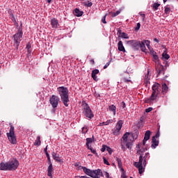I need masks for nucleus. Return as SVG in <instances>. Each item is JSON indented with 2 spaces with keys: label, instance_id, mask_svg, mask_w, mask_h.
Here are the masks:
<instances>
[{
  "label": "nucleus",
  "instance_id": "obj_57",
  "mask_svg": "<svg viewBox=\"0 0 178 178\" xmlns=\"http://www.w3.org/2000/svg\"><path fill=\"white\" fill-rule=\"evenodd\" d=\"M141 17H143V21L145 20V14H140Z\"/></svg>",
  "mask_w": 178,
  "mask_h": 178
},
{
  "label": "nucleus",
  "instance_id": "obj_8",
  "mask_svg": "<svg viewBox=\"0 0 178 178\" xmlns=\"http://www.w3.org/2000/svg\"><path fill=\"white\" fill-rule=\"evenodd\" d=\"M83 113H84L86 118H87V119H92V118H94V113H92V111H91V108H90V106H88L87 103H84L83 104Z\"/></svg>",
  "mask_w": 178,
  "mask_h": 178
},
{
  "label": "nucleus",
  "instance_id": "obj_13",
  "mask_svg": "<svg viewBox=\"0 0 178 178\" xmlns=\"http://www.w3.org/2000/svg\"><path fill=\"white\" fill-rule=\"evenodd\" d=\"M156 70L158 73V76H159V74H165V68L163 67V65L159 63L156 67Z\"/></svg>",
  "mask_w": 178,
  "mask_h": 178
},
{
  "label": "nucleus",
  "instance_id": "obj_30",
  "mask_svg": "<svg viewBox=\"0 0 178 178\" xmlns=\"http://www.w3.org/2000/svg\"><path fill=\"white\" fill-rule=\"evenodd\" d=\"M169 58H170V56H169V54H168V53H166V51H165L162 54V59H166V60H168V59H169Z\"/></svg>",
  "mask_w": 178,
  "mask_h": 178
},
{
  "label": "nucleus",
  "instance_id": "obj_5",
  "mask_svg": "<svg viewBox=\"0 0 178 178\" xmlns=\"http://www.w3.org/2000/svg\"><path fill=\"white\" fill-rule=\"evenodd\" d=\"M129 136H130V132H126L121 139V149L122 151H126V147L128 149L131 148L133 140L129 139Z\"/></svg>",
  "mask_w": 178,
  "mask_h": 178
},
{
  "label": "nucleus",
  "instance_id": "obj_10",
  "mask_svg": "<svg viewBox=\"0 0 178 178\" xmlns=\"http://www.w3.org/2000/svg\"><path fill=\"white\" fill-rule=\"evenodd\" d=\"M49 102L52 108H58V105H59V102H60V99L59 98V97L53 95L49 98Z\"/></svg>",
  "mask_w": 178,
  "mask_h": 178
},
{
  "label": "nucleus",
  "instance_id": "obj_60",
  "mask_svg": "<svg viewBox=\"0 0 178 178\" xmlns=\"http://www.w3.org/2000/svg\"><path fill=\"white\" fill-rule=\"evenodd\" d=\"M48 146H47L45 148H44V153L47 154V153H48V151H47V149H48V147H47Z\"/></svg>",
  "mask_w": 178,
  "mask_h": 178
},
{
  "label": "nucleus",
  "instance_id": "obj_55",
  "mask_svg": "<svg viewBox=\"0 0 178 178\" xmlns=\"http://www.w3.org/2000/svg\"><path fill=\"white\" fill-rule=\"evenodd\" d=\"M104 176H105V177H106V178L111 177L109 176V173H108V172H104Z\"/></svg>",
  "mask_w": 178,
  "mask_h": 178
},
{
  "label": "nucleus",
  "instance_id": "obj_41",
  "mask_svg": "<svg viewBox=\"0 0 178 178\" xmlns=\"http://www.w3.org/2000/svg\"><path fill=\"white\" fill-rule=\"evenodd\" d=\"M164 12H165V13H166V15H168V13H170V8L168 7H165Z\"/></svg>",
  "mask_w": 178,
  "mask_h": 178
},
{
  "label": "nucleus",
  "instance_id": "obj_34",
  "mask_svg": "<svg viewBox=\"0 0 178 178\" xmlns=\"http://www.w3.org/2000/svg\"><path fill=\"white\" fill-rule=\"evenodd\" d=\"M109 123H113V120H107L106 122H102V124H104V126H108Z\"/></svg>",
  "mask_w": 178,
  "mask_h": 178
},
{
  "label": "nucleus",
  "instance_id": "obj_31",
  "mask_svg": "<svg viewBox=\"0 0 178 178\" xmlns=\"http://www.w3.org/2000/svg\"><path fill=\"white\" fill-rule=\"evenodd\" d=\"M120 35L122 38H125L126 40L129 38V35L124 32H120Z\"/></svg>",
  "mask_w": 178,
  "mask_h": 178
},
{
  "label": "nucleus",
  "instance_id": "obj_21",
  "mask_svg": "<svg viewBox=\"0 0 178 178\" xmlns=\"http://www.w3.org/2000/svg\"><path fill=\"white\" fill-rule=\"evenodd\" d=\"M115 161L118 163V168L122 170V172H124V169H123V165H122V159H119L118 157H115Z\"/></svg>",
  "mask_w": 178,
  "mask_h": 178
},
{
  "label": "nucleus",
  "instance_id": "obj_25",
  "mask_svg": "<svg viewBox=\"0 0 178 178\" xmlns=\"http://www.w3.org/2000/svg\"><path fill=\"white\" fill-rule=\"evenodd\" d=\"M93 141H94V136H92V138H86L87 148H90V144H91V143H93Z\"/></svg>",
  "mask_w": 178,
  "mask_h": 178
},
{
  "label": "nucleus",
  "instance_id": "obj_3",
  "mask_svg": "<svg viewBox=\"0 0 178 178\" xmlns=\"http://www.w3.org/2000/svg\"><path fill=\"white\" fill-rule=\"evenodd\" d=\"M161 88L162 87H161V84L155 83L152 87V93L149 98L145 99V102H147V104H150V102L155 101L161 94Z\"/></svg>",
  "mask_w": 178,
  "mask_h": 178
},
{
  "label": "nucleus",
  "instance_id": "obj_51",
  "mask_svg": "<svg viewBox=\"0 0 178 178\" xmlns=\"http://www.w3.org/2000/svg\"><path fill=\"white\" fill-rule=\"evenodd\" d=\"M146 165H147V160H143V162L142 161V167L144 166V168H145Z\"/></svg>",
  "mask_w": 178,
  "mask_h": 178
},
{
  "label": "nucleus",
  "instance_id": "obj_9",
  "mask_svg": "<svg viewBox=\"0 0 178 178\" xmlns=\"http://www.w3.org/2000/svg\"><path fill=\"white\" fill-rule=\"evenodd\" d=\"M127 45H129V47H131L132 49L134 51H138L140 49V41L136 40H128L127 42Z\"/></svg>",
  "mask_w": 178,
  "mask_h": 178
},
{
  "label": "nucleus",
  "instance_id": "obj_49",
  "mask_svg": "<svg viewBox=\"0 0 178 178\" xmlns=\"http://www.w3.org/2000/svg\"><path fill=\"white\" fill-rule=\"evenodd\" d=\"M10 17H11V20L13 21V22H16V19L15 18V15H13V14H10Z\"/></svg>",
  "mask_w": 178,
  "mask_h": 178
},
{
  "label": "nucleus",
  "instance_id": "obj_27",
  "mask_svg": "<svg viewBox=\"0 0 178 178\" xmlns=\"http://www.w3.org/2000/svg\"><path fill=\"white\" fill-rule=\"evenodd\" d=\"M149 137H151V131L147 130L145 134V141H148V140H149Z\"/></svg>",
  "mask_w": 178,
  "mask_h": 178
},
{
  "label": "nucleus",
  "instance_id": "obj_28",
  "mask_svg": "<svg viewBox=\"0 0 178 178\" xmlns=\"http://www.w3.org/2000/svg\"><path fill=\"white\" fill-rule=\"evenodd\" d=\"M34 145L40 146L41 145V136H37L36 140H35Z\"/></svg>",
  "mask_w": 178,
  "mask_h": 178
},
{
  "label": "nucleus",
  "instance_id": "obj_38",
  "mask_svg": "<svg viewBox=\"0 0 178 178\" xmlns=\"http://www.w3.org/2000/svg\"><path fill=\"white\" fill-rule=\"evenodd\" d=\"M108 16V14H106L103 18L102 19V22L104 23V24H106V17Z\"/></svg>",
  "mask_w": 178,
  "mask_h": 178
},
{
  "label": "nucleus",
  "instance_id": "obj_56",
  "mask_svg": "<svg viewBox=\"0 0 178 178\" xmlns=\"http://www.w3.org/2000/svg\"><path fill=\"white\" fill-rule=\"evenodd\" d=\"M111 16L113 17H116V16H118L117 15H116V13H111Z\"/></svg>",
  "mask_w": 178,
  "mask_h": 178
},
{
  "label": "nucleus",
  "instance_id": "obj_4",
  "mask_svg": "<svg viewBox=\"0 0 178 178\" xmlns=\"http://www.w3.org/2000/svg\"><path fill=\"white\" fill-rule=\"evenodd\" d=\"M79 169H83L85 175H86L87 176H90V177H92V178H99L101 177H104V174H102V172H101V170L99 169L92 170L87 168L86 167H83L81 165L79 167Z\"/></svg>",
  "mask_w": 178,
  "mask_h": 178
},
{
  "label": "nucleus",
  "instance_id": "obj_39",
  "mask_svg": "<svg viewBox=\"0 0 178 178\" xmlns=\"http://www.w3.org/2000/svg\"><path fill=\"white\" fill-rule=\"evenodd\" d=\"M103 161H104V163L105 165H107L108 166H109L111 164L109 163V161H108V160H106V158L103 157Z\"/></svg>",
  "mask_w": 178,
  "mask_h": 178
},
{
  "label": "nucleus",
  "instance_id": "obj_35",
  "mask_svg": "<svg viewBox=\"0 0 178 178\" xmlns=\"http://www.w3.org/2000/svg\"><path fill=\"white\" fill-rule=\"evenodd\" d=\"M153 57V60L155 62H159V56H158V55L154 54V56H152Z\"/></svg>",
  "mask_w": 178,
  "mask_h": 178
},
{
  "label": "nucleus",
  "instance_id": "obj_46",
  "mask_svg": "<svg viewBox=\"0 0 178 178\" xmlns=\"http://www.w3.org/2000/svg\"><path fill=\"white\" fill-rule=\"evenodd\" d=\"M148 155H149V153H145V156H143V161H147V159L148 158Z\"/></svg>",
  "mask_w": 178,
  "mask_h": 178
},
{
  "label": "nucleus",
  "instance_id": "obj_42",
  "mask_svg": "<svg viewBox=\"0 0 178 178\" xmlns=\"http://www.w3.org/2000/svg\"><path fill=\"white\" fill-rule=\"evenodd\" d=\"M149 52H150V54L152 55V56L156 55V52L155 51H154V49H149Z\"/></svg>",
  "mask_w": 178,
  "mask_h": 178
},
{
  "label": "nucleus",
  "instance_id": "obj_12",
  "mask_svg": "<svg viewBox=\"0 0 178 178\" xmlns=\"http://www.w3.org/2000/svg\"><path fill=\"white\" fill-rule=\"evenodd\" d=\"M123 127V120H120L118 121L115 129H113V134L114 136H118Z\"/></svg>",
  "mask_w": 178,
  "mask_h": 178
},
{
  "label": "nucleus",
  "instance_id": "obj_14",
  "mask_svg": "<svg viewBox=\"0 0 178 178\" xmlns=\"http://www.w3.org/2000/svg\"><path fill=\"white\" fill-rule=\"evenodd\" d=\"M0 170H5V171L9 170L10 171L8 161H7V162H1L0 163Z\"/></svg>",
  "mask_w": 178,
  "mask_h": 178
},
{
  "label": "nucleus",
  "instance_id": "obj_6",
  "mask_svg": "<svg viewBox=\"0 0 178 178\" xmlns=\"http://www.w3.org/2000/svg\"><path fill=\"white\" fill-rule=\"evenodd\" d=\"M22 37H23V29H19L18 33L13 35L15 45L17 49H19V45H20V41H22Z\"/></svg>",
  "mask_w": 178,
  "mask_h": 178
},
{
  "label": "nucleus",
  "instance_id": "obj_11",
  "mask_svg": "<svg viewBox=\"0 0 178 178\" xmlns=\"http://www.w3.org/2000/svg\"><path fill=\"white\" fill-rule=\"evenodd\" d=\"M8 162L10 171L16 170V169L19 168V161H17L16 159H13Z\"/></svg>",
  "mask_w": 178,
  "mask_h": 178
},
{
  "label": "nucleus",
  "instance_id": "obj_62",
  "mask_svg": "<svg viewBox=\"0 0 178 178\" xmlns=\"http://www.w3.org/2000/svg\"><path fill=\"white\" fill-rule=\"evenodd\" d=\"M120 10H117L116 12H115V15H117V16L118 15H120Z\"/></svg>",
  "mask_w": 178,
  "mask_h": 178
},
{
  "label": "nucleus",
  "instance_id": "obj_17",
  "mask_svg": "<svg viewBox=\"0 0 178 178\" xmlns=\"http://www.w3.org/2000/svg\"><path fill=\"white\" fill-rule=\"evenodd\" d=\"M51 24L53 29H58V26H59V22H58V19H56V18H53L51 20Z\"/></svg>",
  "mask_w": 178,
  "mask_h": 178
},
{
  "label": "nucleus",
  "instance_id": "obj_50",
  "mask_svg": "<svg viewBox=\"0 0 178 178\" xmlns=\"http://www.w3.org/2000/svg\"><path fill=\"white\" fill-rule=\"evenodd\" d=\"M106 145H103L102 148L101 149L102 152H105V150L106 149Z\"/></svg>",
  "mask_w": 178,
  "mask_h": 178
},
{
  "label": "nucleus",
  "instance_id": "obj_29",
  "mask_svg": "<svg viewBox=\"0 0 178 178\" xmlns=\"http://www.w3.org/2000/svg\"><path fill=\"white\" fill-rule=\"evenodd\" d=\"M143 52H145V43L144 42H140V47Z\"/></svg>",
  "mask_w": 178,
  "mask_h": 178
},
{
  "label": "nucleus",
  "instance_id": "obj_15",
  "mask_svg": "<svg viewBox=\"0 0 178 178\" xmlns=\"http://www.w3.org/2000/svg\"><path fill=\"white\" fill-rule=\"evenodd\" d=\"M158 145H159V140H156V138H155V137H152L151 147L153 149H155V148H156Z\"/></svg>",
  "mask_w": 178,
  "mask_h": 178
},
{
  "label": "nucleus",
  "instance_id": "obj_63",
  "mask_svg": "<svg viewBox=\"0 0 178 178\" xmlns=\"http://www.w3.org/2000/svg\"><path fill=\"white\" fill-rule=\"evenodd\" d=\"M154 41L155 42H159V40L157 38H154Z\"/></svg>",
  "mask_w": 178,
  "mask_h": 178
},
{
  "label": "nucleus",
  "instance_id": "obj_48",
  "mask_svg": "<svg viewBox=\"0 0 178 178\" xmlns=\"http://www.w3.org/2000/svg\"><path fill=\"white\" fill-rule=\"evenodd\" d=\"M152 111V107H149L145 109L146 113H149V112H151Z\"/></svg>",
  "mask_w": 178,
  "mask_h": 178
},
{
  "label": "nucleus",
  "instance_id": "obj_7",
  "mask_svg": "<svg viewBox=\"0 0 178 178\" xmlns=\"http://www.w3.org/2000/svg\"><path fill=\"white\" fill-rule=\"evenodd\" d=\"M7 137L11 143V144H16L17 141L16 140V136L15 135V127L13 125H10V131L8 133L6 134Z\"/></svg>",
  "mask_w": 178,
  "mask_h": 178
},
{
  "label": "nucleus",
  "instance_id": "obj_58",
  "mask_svg": "<svg viewBox=\"0 0 178 178\" xmlns=\"http://www.w3.org/2000/svg\"><path fill=\"white\" fill-rule=\"evenodd\" d=\"M153 137H155V138H159V132H157V134Z\"/></svg>",
  "mask_w": 178,
  "mask_h": 178
},
{
  "label": "nucleus",
  "instance_id": "obj_36",
  "mask_svg": "<svg viewBox=\"0 0 178 178\" xmlns=\"http://www.w3.org/2000/svg\"><path fill=\"white\" fill-rule=\"evenodd\" d=\"M144 42H145V44H146V46L147 47L149 50L152 49V48H151V45L149 44V41L145 40Z\"/></svg>",
  "mask_w": 178,
  "mask_h": 178
},
{
  "label": "nucleus",
  "instance_id": "obj_26",
  "mask_svg": "<svg viewBox=\"0 0 178 178\" xmlns=\"http://www.w3.org/2000/svg\"><path fill=\"white\" fill-rule=\"evenodd\" d=\"M74 15L77 17H80V16H83V11H81L79 8H76L74 10Z\"/></svg>",
  "mask_w": 178,
  "mask_h": 178
},
{
  "label": "nucleus",
  "instance_id": "obj_59",
  "mask_svg": "<svg viewBox=\"0 0 178 178\" xmlns=\"http://www.w3.org/2000/svg\"><path fill=\"white\" fill-rule=\"evenodd\" d=\"M86 6L89 7L92 6V3L88 2V4H86Z\"/></svg>",
  "mask_w": 178,
  "mask_h": 178
},
{
  "label": "nucleus",
  "instance_id": "obj_20",
  "mask_svg": "<svg viewBox=\"0 0 178 178\" xmlns=\"http://www.w3.org/2000/svg\"><path fill=\"white\" fill-rule=\"evenodd\" d=\"M118 51L120 52H126V49H124V46H123V42L120 40L118 42Z\"/></svg>",
  "mask_w": 178,
  "mask_h": 178
},
{
  "label": "nucleus",
  "instance_id": "obj_43",
  "mask_svg": "<svg viewBox=\"0 0 178 178\" xmlns=\"http://www.w3.org/2000/svg\"><path fill=\"white\" fill-rule=\"evenodd\" d=\"M137 127L138 128V129H141V127H143V122H141V121H139L138 122V124H137Z\"/></svg>",
  "mask_w": 178,
  "mask_h": 178
},
{
  "label": "nucleus",
  "instance_id": "obj_47",
  "mask_svg": "<svg viewBox=\"0 0 178 178\" xmlns=\"http://www.w3.org/2000/svg\"><path fill=\"white\" fill-rule=\"evenodd\" d=\"M131 137L133 138V140H137V137H138L137 134L136 133V134H132Z\"/></svg>",
  "mask_w": 178,
  "mask_h": 178
},
{
  "label": "nucleus",
  "instance_id": "obj_32",
  "mask_svg": "<svg viewBox=\"0 0 178 178\" xmlns=\"http://www.w3.org/2000/svg\"><path fill=\"white\" fill-rule=\"evenodd\" d=\"M159 6H161V4L158 3H154L153 4V9H154V10H158V8H159Z\"/></svg>",
  "mask_w": 178,
  "mask_h": 178
},
{
  "label": "nucleus",
  "instance_id": "obj_45",
  "mask_svg": "<svg viewBox=\"0 0 178 178\" xmlns=\"http://www.w3.org/2000/svg\"><path fill=\"white\" fill-rule=\"evenodd\" d=\"M46 156H47V158L48 163H51V157L49 156V153H46Z\"/></svg>",
  "mask_w": 178,
  "mask_h": 178
},
{
  "label": "nucleus",
  "instance_id": "obj_52",
  "mask_svg": "<svg viewBox=\"0 0 178 178\" xmlns=\"http://www.w3.org/2000/svg\"><path fill=\"white\" fill-rule=\"evenodd\" d=\"M111 65V61H108V63H106V64L104 66V69H106L108 67V66H109Z\"/></svg>",
  "mask_w": 178,
  "mask_h": 178
},
{
  "label": "nucleus",
  "instance_id": "obj_2",
  "mask_svg": "<svg viewBox=\"0 0 178 178\" xmlns=\"http://www.w3.org/2000/svg\"><path fill=\"white\" fill-rule=\"evenodd\" d=\"M57 91L65 106H69V89L64 86H60L57 88Z\"/></svg>",
  "mask_w": 178,
  "mask_h": 178
},
{
  "label": "nucleus",
  "instance_id": "obj_54",
  "mask_svg": "<svg viewBox=\"0 0 178 178\" xmlns=\"http://www.w3.org/2000/svg\"><path fill=\"white\" fill-rule=\"evenodd\" d=\"M31 49V44H28L26 45V49H27V51H30Z\"/></svg>",
  "mask_w": 178,
  "mask_h": 178
},
{
  "label": "nucleus",
  "instance_id": "obj_1",
  "mask_svg": "<svg viewBox=\"0 0 178 178\" xmlns=\"http://www.w3.org/2000/svg\"><path fill=\"white\" fill-rule=\"evenodd\" d=\"M146 151H147V147H143V143H139L137 145L136 154H138V155H140L139 161L134 162V166H135V168H137L138 169L140 175H143V172H144L143 170V153L145 152Z\"/></svg>",
  "mask_w": 178,
  "mask_h": 178
},
{
  "label": "nucleus",
  "instance_id": "obj_24",
  "mask_svg": "<svg viewBox=\"0 0 178 178\" xmlns=\"http://www.w3.org/2000/svg\"><path fill=\"white\" fill-rule=\"evenodd\" d=\"M168 91H169V87H168V85H166V83H163L162 85V94L165 95V94H166Z\"/></svg>",
  "mask_w": 178,
  "mask_h": 178
},
{
  "label": "nucleus",
  "instance_id": "obj_23",
  "mask_svg": "<svg viewBox=\"0 0 178 178\" xmlns=\"http://www.w3.org/2000/svg\"><path fill=\"white\" fill-rule=\"evenodd\" d=\"M108 111H110V112H113V115L115 116L116 115V106L113 104L110 105L108 106Z\"/></svg>",
  "mask_w": 178,
  "mask_h": 178
},
{
  "label": "nucleus",
  "instance_id": "obj_18",
  "mask_svg": "<svg viewBox=\"0 0 178 178\" xmlns=\"http://www.w3.org/2000/svg\"><path fill=\"white\" fill-rule=\"evenodd\" d=\"M98 73H99V70L96 69L92 71V79H93L95 81H98V77L97 76V74H98Z\"/></svg>",
  "mask_w": 178,
  "mask_h": 178
},
{
  "label": "nucleus",
  "instance_id": "obj_61",
  "mask_svg": "<svg viewBox=\"0 0 178 178\" xmlns=\"http://www.w3.org/2000/svg\"><path fill=\"white\" fill-rule=\"evenodd\" d=\"M145 143H147V140H145V139H143L142 145L145 146Z\"/></svg>",
  "mask_w": 178,
  "mask_h": 178
},
{
  "label": "nucleus",
  "instance_id": "obj_53",
  "mask_svg": "<svg viewBox=\"0 0 178 178\" xmlns=\"http://www.w3.org/2000/svg\"><path fill=\"white\" fill-rule=\"evenodd\" d=\"M121 108H122V109H124V108H126V103H124V102H122Z\"/></svg>",
  "mask_w": 178,
  "mask_h": 178
},
{
  "label": "nucleus",
  "instance_id": "obj_37",
  "mask_svg": "<svg viewBox=\"0 0 178 178\" xmlns=\"http://www.w3.org/2000/svg\"><path fill=\"white\" fill-rule=\"evenodd\" d=\"M106 151L108 152L110 155H112V153L113 152V150L112 149V148L109 147H106Z\"/></svg>",
  "mask_w": 178,
  "mask_h": 178
},
{
  "label": "nucleus",
  "instance_id": "obj_40",
  "mask_svg": "<svg viewBox=\"0 0 178 178\" xmlns=\"http://www.w3.org/2000/svg\"><path fill=\"white\" fill-rule=\"evenodd\" d=\"M140 27H141V24L138 22L136 24V26L135 28L136 31H138V30H140Z\"/></svg>",
  "mask_w": 178,
  "mask_h": 178
},
{
  "label": "nucleus",
  "instance_id": "obj_64",
  "mask_svg": "<svg viewBox=\"0 0 178 178\" xmlns=\"http://www.w3.org/2000/svg\"><path fill=\"white\" fill-rule=\"evenodd\" d=\"M122 178H127V177H126V175L122 174Z\"/></svg>",
  "mask_w": 178,
  "mask_h": 178
},
{
  "label": "nucleus",
  "instance_id": "obj_19",
  "mask_svg": "<svg viewBox=\"0 0 178 178\" xmlns=\"http://www.w3.org/2000/svg\"><path fill=\"white\" fill-rule=\"evenodd\" d=\"M51 155L54 161H56V162H63V161L60 159V156H59V154H56L55 152H53Z\"/></svg>",
  "mask_w": 178,
  "mask_h": 178
},
{
  "label": "nucleus",
  "instance_id": "obj_33",
  "mask_svg": "<svg viewBox=\"0 0 178 178\" xmlns=\"http://www.w3.org/2000/svg\"><path fill=\"white\" fill-rule=\"evenodd\" d=\"M88 149H90L92 152V154H94L95 155H98V154L97 153V150L92 149V147H91V146H89V148H88Z\"/></svg>",
  "mask_w": 178,
  "mask_h": 178
},
{
  "label": "nucleus",
  "instance_id": "obj_44",
  "mask_svg": "<svg viewBox=\"0 0 178 178\" xmlns=\"http://www.w3.org/2000/svg\"><path fill=\"white\" fill-rule=\"evenodd\" d=\"M87 131H88V129H87V127H83L82 128L83 134H86Z\"/></svg>",
  "mask_w": 178,
  "mask_h": 178
},
{
  "label": "nucleus",
  "instance_id": "obj_16",
  "mask_svg": "<svg viewBox=\"0 0 178 178\" xmlns=\"http://www.w3.org/2000/svg\"><path fill=\"white\" fill-rule=\"evenodd\" d=\"M49 165L47 168V176L52 178V172H54V167L52 166V163H49Z\"/></svg>",
  "mask_w": 178,
  "mask_h": 178
},
{
  "label": "nucleus",
  "instance_id": "obj_22",
  "mask_svg": "<svg viewBox=\"0 0 178 178\" xmlns=\"http://www.w3.org/2000/svg\"><path fill=\"white\" fill-rule=\"evenodd\" d=\"M126 74L127 76L122 78V83H127V84H129V83H131V80L130 79V75H129V74Z\"/></svg>",
  "mask_w": 178,
  "mask_h": 178
}]
</instances>
